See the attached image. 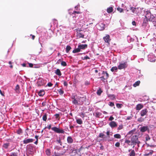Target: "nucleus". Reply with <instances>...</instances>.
<instances>
[{
	"label": "nucleus",
	"instance_id": "f257e3e1",
	"mask_svg": "<svg viewBox=\"0 0 156 156\" xmlns=\"http://www.w3.org/2000/svg\"><path fill=\"white\" fill-rule=\"evenodd\" d=\"M131 145H133V147L136 144H137L139 146L140 143V142L139 141L138 136L136 135H135L132 136L131 138Z\"/></svg>",
	"mask_w": 156,
	"mask_h": 156
},
{
	"label": "nucleus",
	"instance_id": "f03ea898",
	"mask_svg": "<svg viewBox=\"0 0 156 156\" xmlns=\"http://www.w3.org/2000/svg\"><path fill=\"white\" fill-rule=\"evenodd\" d=\"M48 128V129H50L51 128V129L54 131L56 133H65L63 129H61L59 128H58L56 127H54L51 128V125L50 124L47 127Z\"/></svg>",
	"mask_w": 156,
	"mask_h": 156
},
{
	"label": "nucleus",
	"instance_id": "7ed1b4c3",
	"mask_svg": "<svg viewBox=\"0 0 156 156\" xmlns=\"http://www.w3.org/2000/svg\"><path fill=\"white\" fill-rule=\"evenodd\" d=\"M128 66L127 62H125L123 63H119L118 66V69H125Z\"/></svg>",
	"mask_w": 156,
	"mask_h": 156
},
{
	"label": "nucleus",
	"instance_id": "20e7f679",
	"mask_svg": "<svg viewBox=\"0 0 156 156\" xmlns=\"http://www.w3.org/2000/svg\"><path fill=\"white\" fill-rule=\"evenodd\" d=\"M66 151L65 149L62 148L61 150L59 152H55V156H61L64 155Z\"/></svg>",
	"mask_w": 156,
	"mask_h": 156
},
{
	"label": "nucleus",
	"instance_id": "39448f33",
	"mask_svg": "<svg viewBox=\"0 0 156 156\" xmlns=\"http://www.w3.org/2000/svg\"><path fill=\"white\" fill-rule=\"evenodd\" d=\"M105 42L108 43V45L110 44V42L111 41L110 36L108 34H106L105 36L103 37Z\"/></svg>",
	"mask_w": 156,
	"mask_h": 156
},
{
	"label": "nucleus",
	"instance_id": "423d86ee",
	"mask_svg": "<svg viewBox=\"0 0 156 156\" xmlns=\"http://www.w3.org/2000/svg\"><path fill=\"white\" fill-rule=\"evenodd\" d=\"M102 74H106V76L103 75L102 76L100 77L101 80H104L107 79L109 77V74L107 71H103L102 73Z\"/></svg>",
	"mask_w": 156,
	"mask_h": 156
},
{
	"label": "nucleus",
	"instance_id": "0eeeda50",
	"mask_svg": "<svg viewBox=\"0 0 156 156\" xmlns=\"http://www.w3.org/2000/svg\"><path fill=\"white\" fill-rule=\"evenodd\" d=\"M81 30H77V31L76 36L78 38H84V35L83 33L81 32Z\"/></svg>",
	"mask_w": 156,
	"mask_h": 156
},
{
	"label": "nucleus",
	"instance_id": "6e6552de",
	"mask_svg": "<svg viewBox=\"0 0 156 156\" xmlns=\"http://www.w3.org/2000/svg\"><path fill=\"white\" fill-rule=\"evenodd\" d=\"M105 25L103 23H101L97 26L98 29L101 30H104L105 28Z\"/></svg>",
	"mask_w": 156,
	"mask_h": 156
},
{
	"label": "nucleus",
	"instance_id": "1a4fd4ad",
	"mask_svg": "<svg viewBox=\"0 0 156 156\" xmlns=\"http://www.w3.org/2000/svg\"><path fill=\"white\" fill-rule=\"evenodd\" d=\"M37 85L38 86H44V80L42 78H39L37 82Z\"/></svg>",
	"mask_w": 156,
	"mask_h": 156
},
{
	"label": "nucleus",
	"instance_id": "9d476101",
	"mask_svg": "<svg viewBox=\"0 0 156 156\" xmlns=\"http://www.w3.org/2000/svg\"><path fill=\"white\" fill-rule=\"evenodd\" d=\"M130 10L132 11L133 13L137 15L139 13V9L138 8L133 7H131Z\"/></svg>",
	"mask_w": 156,
	"mask_h": 156
},
{
	"label": "nucleus",
	"instance_id": "9b49d317",
	"mask_svg": "<svg viewBox=\"0 0 156 156\" xmlns=\"http://www.w3.org/2000/svg\"><path fill=\"white\" fill-rule=\"evenodd\" d=\"M148 111L146 108L142 110L140 112V114L141 116L143 117L146 115Z\"/></svg>",
	"mask_w": 156,
	"mask_h": 156
},
{
	"label": "nucleus",
	"instance_id": "f8f14e48",
	"mask_svg": "<svg viewBox=\"0 0 156 156\" xmlns=\"http://www.w3.org/2000/svg\"><path fill=\"white\" fill-rule=\"evenodd\" d=\"M140 131L142 132H144L147 130H149L147 126H143L140 128Z\"/></svg>",
	"mask_w": 156,
	"mask_h": 156
},
{
	"label": "nucleus",
	"instance_id": "ddd939ff",
	"mask_svg": "<svg viewBox=\"0 0 156 156\" xmlns=\"http://www.w3.org/2000/svg\"><path fill=\"white\" fill-rule=\"evenodd\" d=\"M109 125L112 128L116 127L117 126V124L115 121H112L109 123Z\"/></svg>",
	"mask_w": 156,
	"mask_h": 156
},
{
	"label": "nucleus",
	"instance_id": "4468645a",
	"mask_svg": "<svg viewBox=\"0 0 156 156\" xmlns=\"http://www.w3.org/2000/svg\"><path fill=\"white\" fill-rule=\"evenodd\" d=\"M146 151V153L144 155L145 156H148L150 155H151L154 152V151L152 150H148Z\"/></svg>",
	"mask_w": 156,
	"mask_h": 156
},
{
	"label": "nucleus",
	"instance_id": "2eb2a0df",
	"mask_svg": "<svg viewBox=\"0 0 156 156\" xmlns=\"http://www.w3.org/2000/svg\"><path fill=\"white\" fill-rule=\"evenodd\" d=\"M143 107L144 106L142 104H139L136 105V109L137 111H139L143 108Z\"/></svg>",
	"mask_w": 156,
	"mask_h": 156
},
{
	"label": "nucleus",
	"instance_id": "dca6fc26",
	"mask_svg": "<svg viewBox=\"0 0 156 156\" xmlns=\"http://www.w3.org/2000/svg\"><path fill=\"white\" fill-rule=\"evenodd\" d=\"M34 140L32 139H25L23 141V144H27L28 143L32 142Z\"/></svg>",
	"mask_w": 156,
	"mask_h": 156
},
{
	"label": "nucleus",
	"instance_id": "f3484780",
	"mask_svg": "<svg viewBox=\"0 0 156 156\" xmlns=\"http://www.w3.org/2000/svg\"><path fill=\"white\" fill-rule=\"evenodd\" d=\"M78 47L81 51V49L84 50L87 48V44H82L79 45Z\"/></svg>",
	"mask_w": 156,
	"mask_h": 156
},
{
	"label": "nucleus",
	"instance_id": "a211bd4d",
	"mask_svg": "<svg viewBox=\"0 0 156 156\" xmlns=\"http://www.w3.org/2000/svg\"><path fill=\"white\" fill-rule=\"evenodd\" d=\"M152 16L151 12L149 11H147L146 12L145 17L147 19H149Z\"/></svg>",
	"mask_w": 156,
	"mask_h": 156
},
{
	"label": "nucleus",
	"instance_id": "6ab92c4d",
	"mask_svg": "<svg viewBox=\"0 0 156 156\" xmlns=\"http://www.w3.org/2000/svg\"><path fill=\"white\" fill-rule=\"evenodd\" d=\"M148 60L151 62H154L155 61V58L154 56L150 55L148 57Z\"/></svg>",
	"mask_w": 156,
	"mask_h": 156
},
{
	"label": "nucleus",
	"instance_id": "aec40b11",
	"mask_svg": "<svg viewBox=\"0 0 156 156\" xmlns=\"http://www.w3.org/2000/svg\"><path fill=\"white\" fill-rule=\"evenodd\" d=\"M67 142L69 144H72L73 142V140L70 136H69L67 138Z\"/></svg>",
	"mask_w": 156,
	"mask_h": 156
},
{
	"label": "nucleus",
	"instance_id": "412c9836",
	"mask_svg": "<svg viewBox=\"0 0 156 156\" xmlns=\"http://www.w3.org/2000/svg\"><path fill=\"white\" fill-rule=\"evenodd\" d=\"M45 92L44 90H41L38 93V95L40 96H43Z\"/></svg>",
	"mask_w": 156,
	"mask_h": 156
},
{
	"label": "nucleus",
	"instance_id": "4be33fe9",
	"mask_svg": "<svg viewBox=\"0 0 156 156\" xmlns=\"http://www.w3.org/2000/svg\"><path fill=\"white\" fill-rule=\"evenodd\" d=\"M72 102L74 104V105H81L82 103H79L77 100L76 99H74L72 101Z\"/></svg>",
	"mask_w": 156,
	"mask_h": 156
},
{
	"label": "nucleus",
	"instance_id": "5701e85b",
	"mask_svg": "<svg viewBox=\"0 0 156 156\" xmlns=\"http://www.w3.org/2000/svg\"><path fill=\"white\" fill-rule=\"evenodd\" d=\"M113 7H110L108 8L107 9V12L108 13H111L113 12Z\"/></svg>",
	"mask_w": 156,
	"mask_h": 156
},
{
	"label": "nucleus",
	"instance_id": "b1692460",
	"mask_svg": "<svg viewBox=\"0 0 156 156\" xmlns=\"http://www.w3.org/2000/svg\"><path fill=\"white\" fill-rule=\"evenodd\" d=\"M55 73L58 76H61L62 75L61 72L59 69H57L55 72Z\"/></svg>",
	"mask_w": 156,
	"mask_h": 156
},
{
	"label": "nucleus",
	"instance_id": "393cba45",
	"mask_svg": "<svg viewBox=\"0 0 156 156\" xmlns=\"http://www.w3.org/2000/svg\"><path fill=\"white\" fill-rule=\"evenodd\" d=\"M46 155L48 156H50L51 154V150L50 149H47L45 151Z\"/></svg>",
	"mask_w": 156,
	"mask_h": 156
},
{
	"label": "nucleus",
	"instance_id": "a878e982",
	"mask_svg": "<svg viewBox=\"0 0 156 156\" xmlns=\"http://www.w3.org/2000/svg\"><path fill=\"white\" fill-rule=\"evenodd\" d=\"M108 96L112 100H114L115 99V96L114 94H108Z\"/></svg>",
	"mask_w": 156,
	"mask_h": 156
},
{
	"label": "nucleus",
	"instance_id": "bb28decb",
	"mask_svg": "<svg viewBox=\"0 0 156 156\" xmlns=\"http://www.w3.org/2000/svg\"><path fill=\"white\" fill-rule=\"evenodd\" d=\"M150 21H152V22H154L156 20V18L153 16H152L149 19Z\"/></svg>",
	"mask_w": 156,
	"mask_h": 156
},
{
	"label": "nucleus",
	"instance_id": "cd10ccee",
	"mask_svg": "<svg viewBox=\"0 0 156 156\" xmlns=\"http://www.w3.org/2000/svg\"><path fill=\"white\" fill-rule=\"evenodd\" d=\"M136 154L134 150L131 151V152L129 154V156H135Z\"/></svg>",
	"mask_w": 156,
	"mask_h": 156
},
{
	"label": "nucleus",
	"instance_id": "c85d7f7f",
	"mask_svg": "<svg viewBox=\"0 0 156 156\" xmlns=\"http://www.w3.org/2000/svg\"><path fill=\"white\" fill-rule=\"evenodd\" d=\"M76 122L80 125L83 123V121L81 119H76Z\"/></svg>",
	"mask_w": 156,
	"mask_h": 156
},
{
	"label": "nucleus",
	"instance_id": "c756f323",
	"mask_svg": "<svg viewBox=\"0 0 156 156\" xmlns=\"http://www.w3.org/2000/svg\"><path fill=\"white\" fill-rule=\"evenodd\" d=\"M140 83V81L139 80L137 81L133 84V87H136V86H139Z\"/></svg>",
	"mask_w": 156,
	"mask_h": 156
},
{
	"label": "nucleus",
	"instance_id": "7c9ffc66",
	"mask_svg": "<svg viewBox=\"0 0 156 156\" xmlns=\"http://www.w3.org/2000/svg\"><path fill=\"white\" fill-rule=\"evenodd\" d=\"M80 51V49H79V48L78 47V48H77L75 49L73 51V53H76L78 52H79Z\"/></svg>",
	"mask_w": 156,
	"mask_h": 156
},
{
	"label": "nucleus",
	"instance_id": "2f4dec72",
	"mask_svg": "<svg viewBox=\"0 0 156 156\" xmlns=\"http://www.w3.org/2000/svg\"><path fill=\"white\" fill-rule=\"evenodd\" d=\"M71 47L67 45L66 48V53H68L69 51L71 50Z\"/></svg>",
	"mask_w": 156,
	"mask_h": 156
},
{
	"label": "nucleus",
	"instance_id": "473e14b6",
	"mask_svg": "<svg viewBox=\"0 0 156 156\" xmlns=\"http://www.w3.org/2000/svg\"><path fill=\"white\" fill-rule=\"evenodd\" d=\"M47 114L45 113L44 114L42 117V119L43 121L45 122L46 121V120L47 119Z\"/></svg>",
	"mask_w": 156,
	"mask_h": 156
},
{
	"label": "nucleus",
	"instance_id": "72a5a7b5",
	"mask_svg": "<svg viewBox=\"0 0 156 156\" xmlns=\"http://www.w3.org/2000/svg\"><path fill=\"white\" fill-rule=\"evenodd\" d=\"M114 137L117 139H120L121 138V136L120 134H116L114 135Z\"/></svg>",
	"mask_w": 156,
	"mask_h": 156
},
{
	"label": "nucleus",
	"instance_id": "f704fd0d",
	"mask_svg": "<svg viewBox=\"0 0 156 156\" xmlns=\"http://www.w3.org/2000/svg\"><path fill=\"white\" fill-rule=\"evenodd\" d=\"M9 146V143H5L3 144V147L5 149H7L8 148V147Z\"/></svg>",
	"mask_w": 156,
	"mask_h": 156
},
{
	"label": "nucleus",
	"instance_id": "c9c22d12",
	"mask_svg": "<svg viewBox=\"0 0 156 156\" xmlns=\"http://www.w3.org/2000/svg\"><path fill=\"white\" fill-rule=\"evenodd\" d=\"M102 92L101 89V88H99V89L97 90V94L99 96L101 95Z\"/></svg>",
	"mask_w": 156,
	"mask_h": 156
},
{
	"label": "nucleus",
	"instance_id": "e433bc0d",
	"mask_svg": "<svg viewBox=\"0 0 156 156\" xmlns=\"http://www.w3.org/2000/svg\"><path fill=\"white\" fill-rule=\"evenodd\" d=\"M10 156H18V153L17 152H11L10 154Z\"/></svg>",
	"mask_w": 156,
	"mask_h": 156
},
{
	"label": "nucleus",
	"instance_id": "4c0bfd02",
	"mask_svg": "<svg viewBox=\"0 0 156 156\" xmlns=\"http://www.w3.org/2000/svg\"><path fill=\"white\" fill-rule=\"evenodd\" d=\"M118 67L117 68L116 66H114L111 69V70L113 72L115 70L117 71L118 69Z\"/></svg>",
	"mask_w": 156,
	"mask_h": 156
},
{
	"label": "nucleus",
	"instance_id": "58836bf2",
	"mask_svg": "<svg viewBox=\"0 0 156 156\" xmlns=\"http://www.w3.org/2000/svg\"><path fill=\"white\" fill-rule=\"evenodd\" d=\"M58 92L60 95H62L64 93V91L61 89L58 90Z\"/></svg>",
	"mask_w": 156,
	"mask_h": 156
},
{
	"label": "nucleus",
	"instance_id": "ea45409f",
	"mask_svg": "<svg viewBox=\"0 0 156 156\" xmlns=\"http://www.w3.org/2000/svg\"><path fill=\"white\" fill-rule=\"evenodd\" d=\"M117 10L120 13L123 12V9L120 7L117 8Z\"/></svg>",
	"mask_w": 156,
	"mask_h": 156
},
{
	"label": "nucleus",
	"instance_id": "a19ab883",
	"mask_svg": "<svg viewBox=\"0 0 156 156\" xmlns=\"http://www.w3.org/2000/svg\"><path fill=\"white\" fill-rule=\"evenodd\" d=\"M144 119L143 118L141 117L138 118L137 119V121L139 122H142L144 121Z\"/></svg>",
	"mask_w": 156,
	"mask_h": 156
},
{
	"label": "nucleus",
	"instance_id": "79ce46f5",
	"mask_svg": "<svg viewBox=\"0 0 156 156\" xmlns=\"http://www.w3.org/2000/svg\"><path fill=\"white\" fill-rule=\"evenodd\" d=\"M105 134L102 133H100L99 135V137L101 138H105Z\"/></svg>",
	"mask_w": 156,
	"mask_h": 156
},
{
	"label": "nucleus",
	"instance_id": "37998d69",
	"mask_svg": "<svg viewBox=\"0 0 156 156\" xmlns=\"http://www.w3.org/2000/svg\"><path fill=\"white\" fill-rule=\"evenodd\" d=\"M101 115V113L99 112H96L95 113V116L97 117H99Z\"/></svg>",
	"mask_w": 156,
	"mask_h": 156
},
{
	"label": "nucleus",
	"instance_id": "c03bdc74",
	"mask_svg": "<svg viewBox=\"0 0 156 156\" xmlns=\"http://www.w3.org/2000/svg\"><path fill=\"white\" fill-rule=\"evenodd\" d=\"M61 65L62 66H67V64L65 62L61 61Z\"/></svg>",
	"mask_w": 156,
	"mask_h": 156
},
{
	"label": "nucleus",
	"instance_id": "a18cd8bd",
	"mask_svg": "<svg viewBox=\"0 0 156 156\" xmlns=\"http://www.w3.org/2000/svg\"><path fill=\"white\" fill-rule=\"evenodd\" d=\"M42 52L41 49L39 50H37L36 51V54L37 55H39Z\"/></svg>",
	"mask_w": 156,
	"mask_h": 156
},
{
	"label": "nucleus",
	"instance_id": "49530a36",
	"mask_svg": "<svg viewBox=\"0 0 156 156\" xmlns=\"http://www.w3.org/2000/svg\"><path fill=\"white\" fill-rule=\"evenodd\" d=\"M135 131V130H131L128 132V134L132 135L133 134Z\"/></svg>",
	"mask_w": 156,
	"mask_h": 156
},
{
	"label": "nucleus",
	"instance_id": "de8ad7c7",
	"mask_svg": "<svg viewBox=\"0 0 156 156\" xmlns=\"http://www.w3.org/2000/svg\"><path fill=\"white\" fill-rule=\"evenodd\" d=\"M116 105L117 107L118 108H120L122 107V104L117 103L116 104Z\"/></svg>",
	"mask_w": 156,
	"mask_h": 156
},
{
	"label": "nucleus",
	"instance_id": "09e8293b",
	"mask_svg": "<svg viewBox=\"0 0 156 156\" xmlns=\"http://www.w3.org/2000/svg\"><path fill=\"white\" fill-rule=\"evenodd\" d=\"M150 139V137L148 135H147L145 137V140L146 141H148Z\"/></svg>",
	"mask_w": 156,
	"mask_h": 156
},
{
	"label": "nucleus",
	"instance_id": "8fccbe9b",
	"mask_svg": "<svg viewBox=\"0 0 156 156\" xmlns=\"http://www.w3.org/2000/svg\"><path fill=\"white\" fill-rule=\"evenodd\" d=\"M131 142V141L129 140H126L125 141V143L129 145H130V143Z\"/></svg>",
	"mask_w": 156,
	"mask_h": 156
},
{
	"label": "nucleus",
	"instance_id": "3c124183",
	"mask_svg": "<svg viewBox=\"0 0 156 156\" xmlns=\"http://www.w3.org/2000/svg\"><path fill=\"white\" fill-rule=\"evenodd\" d=\"M148 20H149V19H147L146 18L145 19H144L143 23H147L148 22Z\"/></svg>",
	"mask_w": 156,
	"mask_h": 156
},
{
	"label": "nucleus",
	"instance_id": "603ef678",
	"mask_svg": "<svg viewBox=\"0 0 156 156\" xmlns=\"http://www.w3.org/2000/svg\"><path fill=\"white\" fill-rule=\"evenodd\" d=\"M123 128V126L122 125H121L119 126L118 128V130H119L122 129Z\"/></svg>",
	"mask_w": 156,
	"mask_h": 156
},
{
	"label": "nucleus",
	"instance_id": "864d4df0",
	"mask_svg": "<svg viewBox=\"0 0 156 156\" xmlns=\"http://www.w3.org/2000/svg\"><path fill=\"white\" fill-rule=\"evenodd\" d=\"M120 143L119 142H117L115 143V146L117 147H119L120 146Z\"/></svg>",
	"mask_w": 156,
	"mask_h": 156
},
{
	"label": "nucleus",
	"instance_id": "5fc2aeb1",
	"mask_svg": "<svg viewBox=\"0 0 156 156\" xmlns=\"http://www.w3.org/2000/svg\"><path fill=\"white\" fill-rule=\"evenodd\" d=\"M20 89V87L19 85L17 84L16 85L15 87V90H19Z\"/></svg>",
	"mask_w": 156,
	"mask_h": 156
},
{
	"label": "nucleus",
	"instance_id": "6e6d98bb",
	"mask_svg": "<svg viewBox=\"0 0 156 156\" xmlns=\"http://www.w3.org/2000/svg\"><path fill=\"white\" fill-rule=\"evenodd\" d=\"M75 13L77 14H80L81 12L79 11H74L72 13L73 14H75Z\"/></svg>",
	"mask_w": 156,
	"mask_h": 156
},
{
	"label": "nucleus",
	"instance_id": "4d7b16f0",
	"mask_svg": "<svg viewBox=\"0 0 156 156\" xmlns=\"http://www.w3.org/2000/svg\"><path fill=\"white\" fill-rule=\"evenodd\" d=\"M55 148L56 149V150L58 151H60L62 149V147H56Z\"/></svg>",
	"mask_w": 156,
	"mask_h": 156
},
{
	"label": "nucleus",
	"instance_id": "13d9d810",
	"mask_svg": "<svg viewBox=\"0 0 156 156\" xmlns=\"http://www.w3.org/2000/svg\"><path fill=\"white\" fill-rule=\"evenodd\" d=\"M109 105L111 107H113L114 105V103L112 102H110L109 104Z\"/></svg>",
	"mask_w": 156,
	"mask_h": 156
},
{
	"label": "nucleus",
	"instance_id": "bf43d9fd",
	"mask_svg": "<svg viewBox=\"0 0 156 156\" xmlns=\"http://www.w3.org/2000/svg\"><path fill=\"white\" fill-rule=\"evenodd\" d=\"M61 59H58L57 61L56 62V64H59L60 63V62H61Z\"/></svg>",
	"mask_w": 156,
	"mask_h": 156
},
{
	"label": "nucleus",
	"instance_id": "052dcab7",
	"mask_svg": "<svg viewBox=\"0 0 156 156\" xmlns=\"http://www.w3.org/2000/svg\"><path fill=\"white\" fill-rule=\"evenodd\" d=\"M54 116L56 119H57L59 117V115L58 114H56L54 115Z\"/></svg>",
	"mask_w": 156,
	"mask_h": 156
},
{
	"label": "nucleus",
	"instance_id": "680f3d73",
	"mask_svg": "<svg viewBox=\"0 0 156 156\" xmlns=\"http://www.w3.org/2000/svg\"><path fill=\"white\" fill-rule=\"evenodd\" d=\"M81 98H82V99H83V98H83V97H82V98H81V97H79L77 98V99H78V100H77L79 102V103H83V102H81L80 101V99H81Z\"/></svg>",
	"mask_w": 156,
	"mask_h": 156
},
{
	"label": "nucleus",
	"instance_id": "e2e57ef3",
	"mask_svg": "<svg viewBox=\"0 0 156 156\" xmlns=\"http://www.w3.org/2000/svg\"><path fill=\"white\" fill-rule=\"evenodd\" d=\"M17 133L18 134H20L21 133H22V130L20 129H19L17 131Z\"/></svg>",
	"mask_w": 156,
	"mask_h": 156
},
{
	"label": "nucleus",
	"instance_id": "0e129e2a",
	"mask_svg": "<svg viewBox=\"0 0 156 156\" xmlns=\"http://www.w3.org/2000/svg\"><path fill=\"white\" fill-rule=\"evenodd\" d=\"M90 59V58L88 56L86 55V56H85L84 57V58L83 59V60H85V59L87 60V59Z\"/></svg>",
	"mask_w": 156,
	"mask_h": 156
},
{
	"label": "nucleus",
	"instance_id": "69168bd1",
	"mask_svg": "<svg viewBox=\"0 0 156 156\" xmlns=\"http://www.w3.org/2000/svg\"><path fill=\"white\" fill-rule=\"evenodd\" d=\"M52 85L53 84L51 82L48 83L47 84L48 86L49 87L52 86Z\"/></svg>",
	"mask_w": 156,
	"mask_h": 156
},
{
	"label": "nucleus",
	"instance_id": "338daca9",
	"mask_svg": "<svg viewBox=\"0 0 156 156\" xmlns=\"http://www.w3.org/2000/svg\"><path fill=\"white\" fill-rule=\"evenodd\" d=\"M114 119V117H112V116H111L109 118V121H112Z\"/></svg>",
	"mask_w": 156,
	"mask_h": 156
},
{
	"label": "nucleus",
	"instance_id": "774afa93",
	"mask_svg": "<svg viewBox=\"0 0 156 156\" xmlns=\"http://www.w3.org/2000/svg\"><path fill=\"white\" fill-rule=\"evenodd\" d=\"M42 105L43 106H44L46 105V101L43 102L42 103Z\"/></svg>",
	"mask_w": 156,
	"mask_h": 156
}]
</instances>
